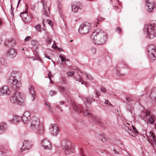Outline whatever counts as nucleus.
Wrapping results in <instances>:
<instances>
[{"label": "nucleus", "instance_id": "1", "mask_svg": "<svg viewBox=\"0 0 156 156\" xmlns=\"http://www.w3.org/2000/svg\"><path fill=\"white\" fill-rule=\"evenodd\" d=\"M28 124H30V128L35 132L38 136L43 135L44 133V128L40 125L38 118L36 116H33Z\"/></svg>", "mask_w": 156, "mask_h": 156}, {"label": "nucleus", "instance_id": "2", "mask_svg": "<svg viewBox=\"0 0 156 156\" xmlns=\"http://www.w3.org/2000/svg\"><path fill=\"white\" fill-rule=\"evenodd\" d=\"M96 35L93 38V42L96 45H101L104 44L107 39L106 33L102 30H96L92 33V36Z\"/></svg>", "mask_w": 156, "mask_h": 156}, {"label": "nucleus", "instance_id": "3", "mask_svg": "<svg viewBox=\"0 0 156 156\" xmlns=\"http://www.w3.org/2000/svg\"><path fill=\"white\" fill-rule=\"evenodd\" d=\"M144 32L147 35L149 39L156 36V22L153 24L146 25L144 30Z\"/></svg>", "mask_w": 156, "mask_h": 156}, {"label": "nucleus", "instance_id": "4", "mask_svg": "<svg viewBox=\"0 0 156 156\" xmlns=\"http://www.w3.org/2000/svg\"><path fill=\"white\" fill-rule=\"evenodd\" d=\"M20 76V74L19 72L13 71L11 73L9 80V82L12 81V87L14 88H18L21 86V83L18 81L17 79Z\"/></svg>", "mask_w": 156, "mask_h": 156}, {"label": "nucleus", "instance_id": "5", "mask_svg": "<svg viewBox=\"0 0 156 156\" xmlns=\"http://www.w3.org/2000/svg\"><path fill=\"white\" fill-rule=\"evenodd\" d=\"M10 101L12 103H17L21 105L25 101L24 97L22 93L16 92L12 95Z\"/></svg>", "mask_w": 156, "mask_h": 156}, {"label": "nucleus", "instance_id": "6", "mask_svg": "<svg viewBox=\"0 0 156 156\" xmlns=\"http://www.w3.org/2000/svg\"><path fill=\"white\" fill-rule=\"evenodd\" d=\"M148 56L151 62H153L156 59V51L153 45H150L147 48Z\"/></svg>", "mask_w": 156, "mask_h": 156}, {"label": "nucleus", "instance_id": "7", "mask_svg": "<svg viewBox=\"0 0 156 156\" xmlns=\"http://www.w3.org/2000/svg\"><path fill=\"white\" fill-rule=\"evenodd\" d=\"M74 145L69 141H67L64 145H63L62 148L66 154H68L73 153L75 151Z\"/></svg>", "mask_w": 156, "mask_h": 156}, {"label": "nucleus", "instance_id": "8", "mask_svg": "<svg viewBox=\"0 0 156 156\" xmlns=\"http://www.w3.org/2000/svg\"><path fill=\"white\" fill-rule=\"evenodd\" d=\"M91 26L90 24L89 23L85 24H81L79 28V31L82 34L88 33L90 30Z\"/></svg>", "mask_w": 156, "mask_h": 156}, {"label": "nucleus", "instance_id": "9", "mask_svg": "<svg viewBox=\"0 0 156 156\" xmlns=\"http://www.w3.org/2000/svg\"><path fill=\"white\" fill-rule=\"evenodd\" d=\"M146 134L148 139V141L150 143L152 147H154L156 146V137L153 133L151 132H150L148 133L147 132Z\"/></svg>", "mask_w": 156, "mask_h": 156}, {"label": "nucleus", "instance_id": "10", "mask_svg": "<svg viewBox=\"0 0 156 156\" xmlns=\"http://www.w3.org/2000/svg\"><path fill=\"white\" fill-rule=\"evenodd\" d=\"M42 146L46 149L50 150L52 147L49 140L46 138H44L41 141Z\"/></svg>", "mask_w": 156, "mask_h": 156}, {"label": "nucleus", "instance_id": "11", "mask_svg": "<svg viewBox=\"0 0 156 156\" xmlns=\"http://www.w3.org/2000/svg\"><path fill=\"white\" fill-rule=\"evenodd\" d=\"M21 118L24 124L27 123L28 124V123L30 122L31 119L30 113L28 111L25 112Z\"/></svg>", "mask_w": 156, "mask_h": 156}, {"label": "nucleus", "instance_id": "12", "mask_svg": "<svg viewBox=\"0 0 156 156\" xmlns=\"http://www.w3.org/2000/svg\"><path fill=\"white\" fill-rule=\"evenodd\" d=\"M10 93V91L8 86H4L0 88V96L8 95Z\"/></svg>", "mask_w": 156, "mask_h": 156}, {"label": "nucleus", "instance_id": "13", "mask_svg": "<svg viewBox=\"0 0 156 156\" xmlns=\"http://www.w3.org/2000/svg\"><path fill=\"white\" fill-rule=\"evenodd\" d=\"M32 144L31 141L28 140H25L23 143L21 150L22 151L25 150H28L30 149L32 146Z\"/></svg>", "mask_w": 156, "mask_h": 156}, {"label": "nucleus", "instance_id": "14", "mask_svg": "<svg viewBox=\"0 0 156 156\" xmlns=\"http://www.w3.org/2000/svg\"><path fill=\"white\" fill-rule=\"evenodd\" d=\"M50 132L53 136H56L58 134L59 131L57 126L56 124H53L50 128Z\"/></svg>", "mask_w": 156, "mask_h": 156}, {"label": "nucleus", "instance_id": "15", "mask_svg": "<svg viewBox=\"0 0 156 156\" xmlns=\"http://www.w3.org/2000/svg\"><path fill=\"white\" fill-rule=\"evenodd\" d=\"M71 104L75 112L78 113L82 112V109L80 105H77L73 101L71 100Z\"/></svg>", "mask_w": 156, "mask_h": 156}, {"label": "nucleus", "instance_id": "16", "mask_svg": "<svg viewBox=\"0 0 156 156\" xmlns=\"http://www.w3.org/2000/svg\"><path fill=\"white\" fill-rule=\"evenodd\" d=\"M29 92L32 96L33 101H34L35 98L36 96V93L34 86L32 85H29L28 86Z\"/></svg>", "mask_w": 156, "mask_h": 156}, {"label": "nucleus", "instance_id": "17", "mask_svg": "<svg viewBox=\"0 0 156 156\" xmlns=\"http://www.w3.org/2000/svg\"><path fill=\"white\" fill-rule=\"evenodd\" d=\"M82 6L80 3L75 2L72 5V9L73 11L75 13L78 12V9H81Z\"/></svg>", "mask_w": 156, "mask_h": 156}, {"label": "nucleus", "instance_id": "18", "mask_svg": "<svg viewBox=\"0 0 156 156\" xmlns=\"http://www.w3.org/2000/svg\"><path fill=\"white\" fill-rule=\"evenodd\" d=\"M7 55L10 58H13L16 55V52L14 49L11 48L8 51Z\"/></svg>", "mask_w": 156, "mask_h": 156}, {"label": "nucleus", "instance_id": "19", "mask_svg": "<svg viewBox=\"0 0 156 156\" xmlns=\"http://www.w3.org/2000/svg\"><path fill=\"white\" fill-rule=\"evenodd\" d=\"M41 3L43 4V9L44 10V14L46 16H48L49 15V7L47 6L46 3L44 2V1H42Z\"/></svg>", "mask_w": 156, "mask_h": 156}, {"label": "nucleus", "instance_id": "20", "mask_svg": "<svg viewBox=\"0 0 156 156\" xmlns=\"http://www.w3.org/2000/svg\"><path fill=\"white\" fill-rule=\"evenodd\" d=\"M146 5L148 7L147 10L149 12H152L155 7L154 3L153 2L150 3L148 1H147L146 2Z\"/></svg>", "mask_w": 156, "mask_h": 156}, {"label": "nucleus", "instance_id": "21", "mask_svg": "<svg viewBox=\"0 0 156 156\" xmlns=\"http://www.w3.org/2000/svg\"><path fill=\"white\" fill-rule=\"evenodd\" d=\"M59 88L61 90V91L62 92L63 95L65 97L68 96L69 92V89L67 88L64 87L62 86H59Z\"/></svg>", "mask_w": 156, "mask_h": 156}, {"label": "nucleus", "instance_id": "22", "mask_svg": "<svg viewBox=\"0 0 156 156\" xmlns=\"http://www.w3.org/2000/svg\"><path fill=\"white\" fill-rule=\"evenodd\" d=\"M79 97L81 98V99L83 101L84 103L86 106H88L90 104L92 103V101H94V100H93L90 98H86V101H84V98L80 96H79Z\"/></svg>", "mask_w": 156, "mask_h": 156}, {"label": "nucleus", "instance_id": "23", "mask_svg": "<svg viewBox=\"0 0 156 156\" xmlns=\"http://www.w3.org/2000/svg\"><path fill=\"white\" fill-rule=\"evenodd\" d=\"M22 118L21 117L15 115L13 116L12 119L9 120V121L12 123L15 124L18 122Z\"/></svg>", "mask_w": 156, "mask_h": 156}, {"label": "nucleus", "instance_id": "24", "mask_svg": "<svg viewBox=\"0 0 156 156\" xmlns=\"http://www.w3.org/2000/svg\"><path fill=\"white\" fill-rule=\"evenodd\" d=\"M26 7V8L27 9L24 12H21L20 13V16L21 17L22 19L23 20H26L27 18V13L28 11L27 10V9L28 8L27 5H25Z\"/></svg>", "mask_w": 156, "mask_h": 156}, {"label": "nucleus", "instance_id": "25", "mask_svg": "<svg viewBox=\"0 0 156 156\" xmlns=\"http://www.w3.org/2000/svg\"><path fill=\"white\" fill-rule=\"evenodd\" d=\"M6 129V126L5 123L2 122L0 123V134L4 133Z\"/></svg>", "mask_w": 156, "mask_h": 156}, {"label": "nucleus", "instance_id": "26", "mask_svg": "<svg viewBox=\"0 0 156 156\" xmlns=\"http://www.w3.org/2000/svg\"><path fill=\"white\" fill-rule=\"evenodd\" d=\"M92 121L93 123L95 124H100V119L99 117L94 116L92 117Z\"/></svg>", "mask_w": 156, "mask_h": 156}, {"label": "nucleus", "instance_id": "27", "mask_svg": "<svg viewBox=\"0 0 156 156\" xmlns=\"http://www.w3.org/2000/svg\"><path fill=\"white\" fill-rule=\"evenodd\" d=\"M127 132L131 135L133 137H135L137 135L133 130L129 127H127V129H126Z\"/></svg>", "mask_w": 156, "mask_h": 156}, {"label": "nucleus", "instance_id": "28", "mask_svg": "<svg viewBox=\"0 0 156 156\" xmlns=\"http://www.w3.org/2000/svg\"><path fill=\"white\" fill-rule=\"evenodd\" d=\"M0 63L1 65L5 66H6L7 65L5 60L3 58H0Z\"/></svg>", "mask_w": 156, "mask_h": 156}, {"label": "nucleus", "instance_id": "29", "mask_svg": "<svg viewBox=\"0 0 156 156\" xmlns=\"http://www.w3.org/2000/svg\"><path fill=\"white\" fill-rule=\"evenodd\" d=\"M154 117V115H151V116H150L148 118L149 122L151 124H153L154 122V120L153 119Z\"/></svg>", "mask_w": 156, "mask_h": 156}, {"label": "nucleus", "instance_id": "30", "mask_svg": "<svg viewBox=\"0 0 156 156\" xmlns=\"http://www.w3.org/2000/svg\"><path fill=\"white\" fill-rule=\"evenodd\" d=\"M83 113V115L84 116H88V117L92 116L91 113H90L89 111L88 110H86Z\"/></svg>", "mask_w": 156, "mask_h": 156}, {"label": "nucleus", "instance_id": "31", "mask_svg": "<svg viewBox=\"0 0 156 156\" xmlns=\"http://www.w3.org/2000/svg\"><path fill=\"white\" fill-rule=\"evenodd\" d=\"M90 51L92 54L95 55L97 49L95 47H92L90 48Z\"/></svg>", "mask_w": 156, "mask_h": 156}, {"label": "nucleus", "instance_id": "32", "mask_svg": "<svg viewBox=\"0 0 156 156\" xmlns=\"http://www.w3.org/2000/svg\"><path fill=\"white\" fill-rule=\"evenodd\" d=\"M98 138H100L102 142H105V139L104 134L99 135Z\"/></svg>", "mask_w": 156, "mask_h": 156}, {"label": "nucleus", "instance_id": "33", "mask_svg": "<svg viewBox=\"0 0 156 156\" xmlns=\"http://www.w3.org/2000/svg\"><path fill=\"white\" fill-rule=\"evenodd\" d=\"M57 93V92L56 91L51 90L50 91L49 94L51 96H52L56 95Z\"/></svg>", "mask_w": 156, "mask_h": 156}, {"label": "nucleus", "instance_id": "34", "mask_svg": "<svg viewBox=\"0 0 156 156\" xmlns=\"http://www.w3.org/2000/svg\"><path fill=\"white\" fill-rule=\"evenodd\" d=\"M63 55L62 54L59 55V58L61 59L62 62L63 63H65L66 62L65 58L63 56Z\"/></svg>", "mask_w": 156, "mask_h": 156}, {"label": "nucleus", "instance_id": "35", "mask_svg": "<svg viewBox=\"0 0 156 156\" xmlns=\"http://www.w3.org/2000/svg\"><path fill=\"white\" fill-rule=\"evenodd\" d=\"M35 28L38 31H41V27L40 25L37 24L35 26Z\"/></svg>", "mask_w": 156, "mask_h": 156}, {"label": "nucleus", "instance_id": "36", "mask_svg": "<svg viewBox=\"0 0 156 156\" xmlns=\"http://www.w3.org/2000/svg\"><path fill=\"white\" fill-rule=\"evenodd\" d=\"M45 105L47 106V108L48 110L51 112H53V111L52 110V108H51V106L49 105L48 104L47 102L45 103Z\"/></svg>", "mask_w": 156, "mask_h": 156}, {"label": "nucleus", "instance_id": "37", "mask_svg": "<svg viewBox=\"0 0 156 156\" xmlns=\"http://www.w3.org/2000/svg\"><path fill=\"white\" fill-rule=\"evenodd\" d=\"M74 74V71L69 72H68L66 74L68 76H72Z\"/></svg>", "mask_w": 156, "mask_h": 156}, {"label": "nucleus", "instance_id": "38", "mask_svg": "<svg viewBox=\"0 0 156 156\" xmlns=\"http://www.w3.org/2000/svg\"><path fill=\"white\" fill-rule=\"evenodd\" d=\"M80 72L81 73L83 74L86 76V78L87 79H90L91 76H90L88 75L86 73H85L84 72L81 71L80 70Z\"/></svg>", "mask_w": 156, "mask_h": 156}, {"label": "nucleus", "instance_id": "39", "mask_svg": "<svg viewBox=\"0 0 156 156\" xmlns=\"http://www.w3.org/2000/svg\"><path fill=\"white\" fill-rule=\"evenodd\" d=\"M103 20L104 19L103 18H101V17L98 16V18L96 20V22L97 23V24H99V21H101L102 20Z\"/></svg>", "mask_w": 156, "mask_h": 156}, {"label": "nucleus", "instance_id": "40", "mask_svg": "<svg viewBox=\"0 0 156 156\" xmlns=\"http://www.w3.org/2000/svg\"><path fill=\"white\" fill-rule=\"evenodd\" d=\"M48 44H49L51 42V40L49 37H47L45 40Z\"/></svg>", "mask_w": 156, "mask_h": 156}, {"label": "nucleus", "instance_id": "41", "mask_svg": "<svg viewBox=\"0 0 156 156\" xmlns=\"http://www.w3.org/2000/svg\"><path fill=\"white\" fill-rule=\"evenodd\" d=\"M83 149L81 147H80V149H79V153L80 154H81V156H85L83 154Z\"/></svg>", "mask_w": 156, "mask_h": 156}, {"label": "nucleus", "instance_id": "42", "mask_svg": "<svg viewBox=\"0 0 156 156\" xmlns=\"http://www.w3.org/2000/svg\"><path fill=\"white\" fill-rule=\"evenodd\" d=\"M10 6H11V10H10V12L11 15L12 16V17L13 16H14V13L13 12V9H14V8L12 7L11 4H10Z\"/></svg>", "mask_w": 156, "mask_h": 156}, {"label": "nucleus", "instance_id": "43", "mask_svg": "<svg viewBox=\"0 0 156 156\" xmlns=\"http://www.w3.org/2000/svg\"><path fill=\"white\" fill-rule=\"evenodd\" d=\"M74 79L76 81H77L79 82H81V77H80V78H77V77H74Z\"/></svg>", "mask_w": 156, "mask_h": 156}, {"label": "nucleus", "instance_id": "44", "mask_svg": "<svg viewBox=\"0 0 156 156\" xmlns=\"http://www.w3.org/2000/svg\"><path fill=\"white\" fill-rule=\"evenodd\" d=\"M30 38L31 37L30 36H27L24 39V41L25 42L28 41L30 40Z\"/></svg>", "mask_w": 156, "mask_h": 156}, {"label": "nucleus", "instance_id": "45", "mask_svg": "<svg viewBox=\"0 0 156 156\" xmlns=\"http://www.w3.org/2000/svg\"><path fill=\"white\" fill-rule=\"evenodd\" d=\"M132 127L133 128V131L136 133H138V132L137 130L136 129V128L135 127V126H132Z\"/></svg>", "mask_w": 156, "mask_h": 156}, {"label": "nucleus", "instance_id": "46", "mask_svg": "<svg viewBox=\"0 0 156 156\" xmlns=\"http://www.w3.org/2000/svg\"><path fill=\"white\" fill-rule=\"evenodd\" d=\"M126 100L130 102V101H133L132 99L131 98H130L128 97H126Z\"/></svg>", "mask_w": 156, "mask_h": 156}, {"label": "nucleus", "instance_id": "47", "mask_svg": "<svg viewBox=\"0 0 156 156\" xmlns=\"http://www.w3.org/2000/svg\"><path fill=\"white\" fill-rule=\"evenodd\" d=\"M104 103L105 104L109 105L111 106H112V105L107 100H105V102H104Z\"/></svg>", "mask_w": 156, "mask_h": 156}, {"label": "nucleus", "instance_id": "48", "mask_svg": "<svg viewBox=\"0 0 156 156\" xmlns=\"http://www.w3.org/2000/svg\"><path fill=\"white\" fill-rule=\"evenodd\" d=\"M5 153L2 151H0V156H5Z\"/></svg>", "mask_w": 156, "mask_h": 156}, {"label": "nucleus", "instance_id": "49", "mask_svg": "<svg viewBox=\"0 0 156 156\" xmlns=\"http://www.w3.org/2000/svg\"><path fill=\"white\" fill-rule=\"evenodd\" d=\"M31 44L33 45H36V41L35 40H33L31 42Z\"/></svg>", "mask_w": 156, "mask_h": 156}, {"label": "nucleus", "instance_id": "50", "mask_svg": "<svg viewBox=\"0 0 156 156\" xmlns=\"http://www.w3.org/2000/svg\"><path fill=\"white\" fill-rule=\"evenodd\" d=\"M145 114L147 116L150 115V112L148 111L147 110L145 112Z\"/></svg>", "mask_w": 156, "mask_h": 156}, {"label": "nucleus", "instance_id": "51", "mask_svg": "<svg viewBox=\"0 0 156 156\" xmlns=\"http://www.w3.org/2000/svg\"><path fill=\"white\" fill-rule=\"evenodd\" d=\"M116 32L118 33H120L121 32V28L119 27H118L117 29L116 30Z\"/></svg>", "mask_w": 156, "mask_h": 156}, {"label": "nucleus", "instance_id": "52", "mask_svg": "<svg viewBox=\"0 0 156 156\" xmlns=\"http://www.w3.org/2000/svg\"><path fill=\"white\" fill-rule=\"evenodd\" d=\"M101 90L102 92H103L104 93H105L106 91V89H105V88H104L103 87H101Z\"/></svg>", "mask_w": 156, "mask_h": 156}, {"label": "nucleus", "instance_id": "53", "mask_svg": "<svg viewBox=\"0 0 156 156\" xmlns=\"http://www.w3.org/2000/svg\"><path fill=\"white\" fill-rule=\"evenodd\" d=\"M47 21L50 25L51 26L52 25V22L50 20L47 19Z\"/></svg>", "mask_w": 156, "mask_h": 156}, {"label": "nucleus", "instance_id": "54", "mask_svg": "<svg viewBox=\"0 0 156 156\" xmlns=\"http://www.w3.org/2000/svg\"><path fill=\"white\" fill-rule=\"evenodd\" d=\"M51 72H49L48 73V78H49V79L50 80V81H51V79H50V78H51Z\"/></svg>", "mask_w": 156, "mask_h": 156}, {"label": "nucleus", "instance_id": "55", "mask_svg": "<svg viewBox=\"0 0 156 156\" xmlns=\"http://www.w3.org/2000/svg\"><path fill=\"white\" fill-rule=\"evenodd\" d=\"M96 94L97 95V96H96L95 97L97 98L100 95V94L98 91H96Z\"/></svg>", "mask_w": 156, "mask_h": 156}, {"label": "nucleus", "instance_id": "56", "mask_svg": "<svg viewBox=\"0 0 156 156\" xmlns=\"http://www.w3.org/2000/svg\"><path fill=\"white\" fill-rule=\"evenodd\" d=\"M113 151L115 153V154H119V153L115 149H114L113 150Z\"/></svg>", "mask_w": 156, "mask_h": 156}, {"label": "nucleus", "instance_id": "57", "mask_svg": "<svg viewBox=\"0 0 156 156\" xmlns=\"http://www.w3.org/2000/svg\"><path fill=\"white\" fill-rule=\"evenodd\" d=\"M9 41H6L5 43V44L7 46L9 45Z\"/></svg>", "mask_w": 156, "mask_h": 156}, {"label": "nucleus", "instance_id": "58", "mask_svg": "<svg viewBox=\"0 0 156 156\" xmlns=\"http://www.w3.org/2000/svg\"><path fill=\"white\" fill-rule=\"evenodd\" d=\"M73 68L74 69H76L78 70V71H80V70L79 69L77 68L76 67H74Z\"/></svg>", "mask_w": 156, "mask_h": 156}, {"label": "nucleus", "instance_id": "59", "mask_svg": "<svg viewBox=\"0 0 156 156\" xmlns=\"http://www.w3.org/2000/svg\"><path fill=\"white\" fill-rule=\"evenodd\" d=\"M52 47L53 48H55L56 47H57V46H56L55 44H53Z\"/></svg>", "mask_w": 156, "mask_h": 156}, {"label": "nucleus", "instance_id": "60", "mask_svg": "<svg viewBox=\"0 0 156 156\" xmlns=\"http://www.w3.org/2000/svg\"><path fill=\"white\" fill-rule=\"evenodd\" d=\"M20 1H21V0H18V4H17V8L19 6V4L20 3Z\"/></svg>", "mask_w": 156, "mask_h": 156}, {"label": "nucleus", "instance_id": "61", "mask_svg": "<svg viewBox=\"0 0 156 156\" xmlns=\"http://www.w3.org/2000/svg\"><path fill=\"white\" fill-rule=\"evenodd\" d=\"M64 103V102L63 101H60V104H61V105H63Z\"/></svg>", "mask_w": 156, "mask_h": 156}, {"label": "nucleus", "instance_id": "62", "mask_svg": "<svg viewBox=\"0 0 156 156\" xmlns=\"http://www.w3.org/2000/svg\"><path fill=\"white\" fill-rule=\"evenodd\" d=\"M45 57H46L48 58V59H51V58L48 56V55L46 56Z\"/></svg>", "mask_w": 156, "mask_h": 156}, {"label": "nucleus", "instance_id": "63", "mask_svg": "<svg viewBox=\"0 0 156 156\" xmlns=\"http://www.w3.org/2000/svg\"><path fill=\"white\" fill-rule=\"evenodd\" d=\"M124 74H120V75H119V76H124Z\"/></svg>", "mask_w": 156, "mask_h": 156}, {"label": "nucleus", "instance_id": "64", "mask_svg": "<svg viewBox=\"0 0 156 156\" xmlns=\"http://www.w3.org/2000/svg\"><path fill=\"white\" fill-rule=\"evenodd\" d=\"M115 9H116V10H117V9H119L118 7L117 6H115Z\"/></svg>", "mask_w": 156, "mask_h": 156}]
</instances>
